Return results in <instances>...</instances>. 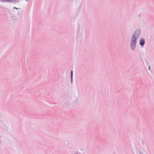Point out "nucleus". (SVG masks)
Instances as JSON below:
<instances>
[{
    "label": "nucleus",
    "instance_id": "423d86ee",
    "mask_svg": "<svg viewBox=\"0 0 154 154\" xmlns=\"http://www.w3.org/2000/svg\"><path fill=\"white\" fill-rule=\"evenodd\" d=\"M148 68H149V70H150V66H149Z\"/></svg>",
    "mask_w": 154,
    "mask_h": 154
},
{
    "label": "nucleus",
    "instance_id": "20e7f679",
    "mask_svg": "<svg viewBox=\"0 0 154 154\" xmlns=\"http://www.w3.org/2000/svg\"><path fill=\"white\" fill-rule=\"evenodd\" d=\"M12 0H3L2 1L4 2H11Z\"/></svg>",
    "mask_w": 154,
    "mask_h": 154
},
{
    "label": "nucleus",
    "instance_id": "39448f33",
    "mask_svg": "<svg viewBox=\"0 0 154 154\" xmlns=\"http://www.w3.org/2000/svg\"><path fill=\"white\" fill-rule=\"evenodd\" d=\"M72 75H73V72H72V71H71V76L72 80Z\"/></svg>",
    "mask_w": 154,
    "mask_h": 154
},
{
    "label": "nucleus",
    "instance_id": "f03ea898",
    "mask_svg": "<svg viewBox=\"0 0 154 154\" xmlns=\"http://www.w3.org/2000/svg\"><path fill=\"white\" fill-rule=\"evenodd\" d=\"M140 34V32L139 30H137L136 31L134 34V36L136 37L138 36Z\"/></svg>",
    "mask_w": 154,
    "mask_h": 154
},
{
    "label": "nucleus",
    "instance_id": "f257e3e1",
    "mask_svg": "<svg viewBox=\"0 0 154 154\" xmlns=\"http://www.w3.org/2000/svg\"><path fill=\"white\" fill-rule=\"evenodd\" d=\"M136 43V38L135 37H133L131 39V46L132 49H134L135 47V45Z\"/></svg>",
    "mask_w": 154,
    "mask_h": 154
},
{
    "label": "nucleus",
    "instance_id": "7ed1b4c3",
    "mask_svg": "<svg viewBox=\"0 0 154 154\" xmlns=\"http://www.w3.org/2000/svg\"><path fill=\"white\" fill-rule=\"evenodd\" d=\"M144 44V41L143 39H142L140 41V44L141 45H143Z\"/></svg>",
    "mask_w": 154,
    "mask_h": 154
}]
</instances>
